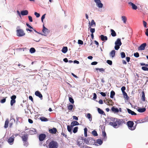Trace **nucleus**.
I'll list each match as a JSON object with an SVG mask.
<instances>
[{
	"label": "nucleus",
	"mask_w": 148,
	"mask_h": 148,
	"mask_svg": "<svg viewBox=\"0 0 148 148\" xmlns=\"http://www.w3.org/2000/svg\"><path fill=\"white\" fill-rule=\"evenodd\" d=\"M68 51V48L66 47H64L62 48V51L63 53H66Z\"/></svg>",
	"instance_id": "c85d7f7f"
},
{
	"label": "nucleus",
	"mask_w": 148,
	"mask_h": 148,
	"mask_svg": "<svg viewBox=\"0 0 148 148\" xmlns=\"http://www.w3.org/2000/svg\"><path fill=\"white\" fill-rule=\"evenodd\" d=\"M115 45L114 49L115 50H118L119 49L120 46L122 45L121 39L118 38L115 42Z\"/></svg>",
	"instance_id": "20e7f679"
},
{
	"label": "nucleus",
	"mask_w": 148,
	"mask_h": 148,
	"mask_svg": "<svg viewBox=\"0 0 148 148\" xmlns=\"http://www.w3.org/2000/svg\"><path fill=\"white\" fill-rule=\"evenodd\" d=\"M14 136H12L8 139V142L10 145L13 144L14 140Z\"/></svg>",
	"instance_id": "9b49d317"
},
{
	"label": "nucleus",
	"mask_w": 148,
	"mask_h": 148,
	"mask_svg": "<svg viewBox=\"0 0 148 148\" xmlns=\"http://www.w3.org/2000/svg\"><path fill=\"white\" fill-rule=\"evenodd\" d=\"M106 62L110 65H111L112 64V62L110 60H107L106 61Z\"/></svg>",
	"instance_id": "603ef678"
},
{
	"label": "nucleus",
	"mask_w": 148,
	"mask_h": 148,
	"mask_svg": "<svg viewBox=\"0 0 148 148\" xmlns=\"http://www.w3.org/2000/svg\"><path fill=\"white\" fill-rule=\"evenodd\" d=\"M28 14V11L27 10H22L21 12V14L22 16L27 15Z\"/></svg>",
	"instance_id": "a211bd4d"
},
{
	"label": "nucleus",
	"mask_w": 148,
	"mask_h": 148,
	"mask_svg": "<svg viewBox=\"0 0 148 148\" xmlns=\"http://www.w3.org/2000/svg\"><path fill=\"white\" fill-rule=\"evenodd\" d=\"M102 135L104 137L103 140L105 141L107 139L106 134L105 131H103L102 132Z\"/></svg>",
	"instance_id": "393cba45"
},
{
	"label": "nucleus",
	"mask_w": 148,
	"mask_h": 148,
	"mask_svg": "<svg viewBox=\"0 0 148 148\" xmlns=\"http://www.w3.org/2000/svg\"><path fill=\"white\" fill-rule=\"evenodd\" d=\"M97 98V95L95 93H93V99H95Z\"/></svg>",
	"instance_id": "774afa93"
},
{
	"label": "nucleus",
	"mask_w": 148,
	"mask_h": 148,
	"mask_svg": "<svg viewBox=\"0 0 148 148\" xmlns=\"http://www.w3.org/2000/svg\"><path fill=\"white\" fill-rule=\"evenodd\" d=\"M20 27L18 26L16 27V34L18 37H22L25 36V34L24 30L22 29H20Z\"/></svg>",
	"instance_id": "f03ea898"
},
{
	"label": "nucleus",
	"mask_w": 148,
	"mask_h": 148,
	"mask_svg": "<svg viewBox=\"0 0 148 148\" xmlns=\"http://www.w3.org/2000/svg\"><path fill=\"white\" fill-rule=\"evenodd\" d=\"M134 56L135 57L138 58L139 56V55L138 52H136L134 53Z\"/></svg>",
	"instance_id": "3c124183"
},
{
	"label": "nucleus",
	"mask_w": 148,
	"mask_h": 148,
	"mask_svg": "<svg viewBox=\"0 0 148 148\" xmlns=\"http://www.w3.org/2000/svg\"><path fill=\"white\" fill-rule=\"evenodd\" d=\"M61 135L63 136H64L66 138H67V135L65 134L64 132H62L61 133Z\"/></svg>",
	"instance_id": "338daca9"
},
{
	"label": "nucleus",
	"mask_w": 148,
	"mask_h": 148,
	"mask_svg": "<svg viewBox=\"0 0 148 148\" xmlns=\"http://www.w3.org/2000/svg\"><path fill=\"white\" fill-rule=\"evenodd\" d=\"M69 101L72 103H74V101L73 99L71 97H69Z\"/></svg>",
	"instance_id": "de8ad7c7"
},
{
	"label": "nucleus",
	"mask_w": 148,
	"mask_h": 148,
	"mask_svg": "<svg viewBox=\"0 0 148 148\" xmlns=\"http://www.w3.org/2000/svg\"><path fill=\"white\" fill-rule=\"evenodd\" d=\"M99 38L101 39V40L103 41H106L108 40V38L106 36H104L103 35H101Z\"/></svg>",
	"instance_id": "f3484780"
},
{
	"label": "nucleus",
	"mask_w": 148,
	"mask_h": 148,
	"mask_svg": "<svg viewBox=\"0 0 148 148\" xmlns=\"http://www.w3.org/2000/svg\"><path fill=\"white\" fill-rule=\"evenodd\" d=\"M115 95V92L113 90H112L110 92V97L113 98Z\"/></svg>",
	"instance_id": "e433bc0d"
},
{
	"label": "nucleus",
	"mask_w": 148,
	"mask_h": 148,
	"mask_svg": "<svg viewBox=\"0 0 148 148\" xmlns=\"http://www.w3.org/2000/svg\"><path fill=\"white\" fill-rule=\"evenodd\" d=\"M86 116V117L90 121H92V116L90 113H88Z\"/></svg>",
	"instance_id": "cd10ccee"
},
{
	"label": "nucleus",
	"mask_w": 148,
	"mask_h": 148,
	"mask_svg": "<svg viewBox=\"0 0 148 148\" xmlns=\"http://www.w3.org/2000/svg\"><path fill=\"white\" fill-rule=\"evenodd\" d=\"M24 145L26 147H27L28 146V143L26 141H24Z\"/></svg>",
	"instance_id": "680f3d73"
},
{
	"label": "nucleus",
	"mask_w": 148,
	"mask_h": 148,
	"mask_svg": "<svg viewBox=\"0 0 148 148\" xmlns=\"http://www.w3.org/2000/svg\"><path fill=\"white\" fill-rule=\"evenodd\" d=\"M34 15L36 16V17L38 18L40 16V14L36 12H35Z\"/></svg>",
	"instance_id": "6e6d98bb"
},
{
	"label": "nucleus",
	"mask_w": 148,
	"mask_h": 148,
	"mask_svg": "<svg viewBox=\"0 0 148 148\" xmlns=\"http://www.w3.org/2000/svg\"><path fill=\"white\" fill-rule=\"evenodd\" d=\"M146 46V43H145L142 44L138 48V50H144Z\"/></svg>",
	"instance_id": "ddd939ff"
},
{
	"label": "nucleus",
	"mask_w": 148,
	"mask_h": 148,
	"mask_svg": "<svg viewBox=\"0 0 148 148\" xmlns=\"http://www.w3.org/2000/svg\"><path fill=\"white\" fill-rule=\"evenodd\" d=\"M142 69L145 71H148V68L145 66H142Z\"/></svg>",
	"instance_id": "09e8293b"
},
{
	"label": "nucleus",
	"mask_w": 148,
	"mask_h": 148,
	"mask_svg": "<svg viewBox=\"0 0 148 148\" xmlns=\"http://www.w3.org/2000/svg\"><path fill=\"white\" fill-rule=\"evenodd\" d=\"M122 93L124 97L127 100H128L129 98V97L128 96L127 93L125 92H124Z\"/></svg>",
	"instance_id": "f704fd0d"
},
{
	"label": "nucleus",
	"mask_w": 148,
	"mask_h": 148,
	"mask_svg": "<svg viewBox=\"0 0 148 148\" xmlns=\"http://www.w3.org/2000/svg\"><path fill=\"white\" fill-rule=\"evenodd\" d=\"M121 20L123 22V23H124L125 24L127 20L126 17L125 16H123L121 17Z\"/></svg>",
	"instance_id": "b1692460"
},
{
	"label": "nucleus",
	"mask_w": 148,
	"mask_h": 148,
	"mask_svg": "<svg viewBox=\"0 0 148 148\" xmlns=\"http://www.w3.org/2000/svg\"><path fill=\"white\" fill-rule=\"evenodd\" d=\"M127 110L129 114H131L132 115H136L137 114L136 113H135L134 111H132L131 110L127 108Z\"/></svg>",
	"instance_id": "412c9836"
},
{
	"label": "nucleus",
	"mask_w": 148,
	"mask_h": 148,
	"mask_svg": "<svg viewBox=\"0 0 148 148\" xmlns=\"http://www.w3.org/2000/svg\"><path fill=\"white\" fill-rule=\"evenodd\" d=\"M112 122H110L109 124L115 128H118L120 126H121L125 122V121L123 119L116 118H112Z\"/></svg>",
	"instance_id": "f257e3e1"
},
{
	"label": "nucleus",
	"mask_w": 148,
	"mask_h": 148,
	"mask_svg": "<svg viewBox=\"0 0 148 148\" xmlns=\"http://www.w3.org/2000/svg\"><path fill=\"white\" fill-rule=\"evenodd\" d=\"M73 108V106L72 105H70L68 106V109L69 110H72Z\"/></svg>",
	"instance_id": "a18cd8bd"
},
{
	"label": "nucleus",
	"mask_w": 148,
	"mask_h": 148,
	"mask_svg": "<svg viewBox=\"0 0 148 148\" xmlns=\"http://www.w3.org/2000/svg\"><path fill=\"white\" fill-rule=\"evenodd\" d=\"M36 51L35 49L33 47L31 48L29 50V51L31 53H34Z\"/></svg>",
	"instance_id": "ea45409f"
},
{
	"label": "nucleus",
	"mask_w": 148,
	"mask_h": 148,
	"mask_svg": "<svg viewBox=\"0 0 148 148\" xmlns=\"http://www.w3.org/2000/svg\"><path fill=\"white\" fill-rule=\"evenodd\" d=\"M146 110L145 108H140L138 109V111L140 112H145Z\"/></svg>",
	"instance_id": "7c9ffc66"
},
{
	"label": "nucleus",
	"mask_w": 148,
	"mask_h": 148,
	"mask_svg": "<svg viewBox=\"0 0 148 148\" xmlns=\"http://www.w3.org/2000/svg\"><path fill=\"white\" fill-rule=\"evenodd\" d=\"M84 135L85 137H86L87 136V132L88 131V130L87 128L85 127L84 128Z\"/></svg>",
	"instance_id": "79ce46f5"
},
{
	"label": "nucleus",
	"mask_w": 148,
	"mask_h": 148,
	"mask_svg": "<svg viewBox=\"0 0 148 148\" xmlns=\"http://www.w3.org/2000/svg\"><path fill=\"white\" fill-rule=\"evenodd\" d=\"M7 97H5V98H3L0 101V102L1 103H3L5 102L6 101V98Z\"/></svg>",
	"instance_id": "c03bdc74"
},
{
	"label": "nucleus",
	"mask_w": 148,
	"mask_h": 148,
	"mask_svg": "<svg viewBox=\"0 0 148 148\" xmlns=\"http://www.w3.org/2000/svg\"><path fill=\"white\" fill-rule=\"evenodd\" d=\"M110 31L111 32V35L113 37L115 36L116 34V33L115 32V31L113 30V29H110Z\"/></svg>",
	"instance_id": "c756f323"
},
{
	"label": "nucleus",
	"mask_w": 148,
	"mask_h": 148,
	"mask_svg": "<svg viewBox=\"0 0 148 148\" xmlns=\"http://www.w3.org/2000/svg\"><path fill=\"white\" fill-rule=\"evenodd\" d=\"M142 100L143 101H144L145 99V92L144 91H143L142 92Z\"/></svg>",
	"instance_id": "c9c22d12"
},
{
	"label": "nucleus",
	"mask_w": 148,
	"mask_h": 148,
	"mask_svg": "<svg viewBox=\"0 0 148 148\" xmlns=\"http://www.w3.org/2000/svg\"><path fill=\"white\" fill-rule=\"evenodd\" d=\"M89 24L90 26L92 27H95L96 26V23L93 20H92L91 23H89Z\"/></svg>",
	"instance_id": "bb28decb"
},
{
	"label": "nucleus",
	"mask_w": 148,
	"mask_h": 148,
	"mask_svg": "<svg viewBox=\"0 0 148 148\" xmlns=\"http://www.w3.org/2000/svg\"><path fill=\"white\" fill-rule=\"evenodd\" d=\"M134 124L133 122L132 121H128L127 122L128 128L131 130H134L136 129V127H134Z\"/></svg>",
	"instance_id": "39448f33"
},
{
	"label": "nucleus",
	"mask_w": 148,
	"mask_h": 148,
	"mask_svg": "<svg viewBox=\"0 0 148 148\" xmlns=\"http://www.w3.org/2000/svg\"><path fill=\"white\" fill-rule=\"evenodd\" d=\"M78 43L79 44L82 45L83 44V41L80 40H78Z\"/></svg>",
	"instance_id": "864d4df0"
},
{
	"label": "nucleus",
	"mask_w": 148,
	"mask_h": 148,
	"mask_svg": "<svg viewBox=\"0 0 148 148\" xmlns=\"http://www.w3.org/2000/svg\"><path fill=\"white\" fill-rule=\"evenodd\" d=\"M84 142L87 145L92 144V143H94L95 140L92 137H89L87 138H86L84 139Z\"/></svg>",
	"instance_id": "423d86ee"
},
{
	"label": "nucleus",
	"mask_w": 148,
	"mask_h": 148,
	"mask_svg": "<svg viewBox=\"0 0 148 148\" xmlns=\"http://www.w3.org/2000/svg\"><path fill=\"white\" fill-rule=\"evenodd\" d=\"M92 134L94 136H98V134L97 133V132L95 130H94L92 131Z\"/></svg>",
	"instance_id": "4c0bfd02"
},
{
	"label": "nucleus",
	"mask_w": 148,
	"mask_h": 148,
	"mask_svg": "<svg viewBox=\"0 0 148 148\" xmlns=\"http://www.w3.org/2000/svg\"><path fill=\"white\" fill-rule=\"evenodd\" d=\"M121 57L122 58H125V55L124 52H122L121 53Z\"/></svg>",
	"instance_id": "49530a36"
},
{
	"label": "nucleus",
	"mask_w": 148,
	"mask_h": 148,
	"mask_svg": "<svg viewBox=\"0 0 148 148\" xmlns=\"http://www.w3.org/2000/svg\"><path fill=\"white\" fill-rule=\"evenodd\" d=\"M96 70H99L100 72L104 71H105L104 69L103 68H96Z\"/></svg>",
	"instance_id": "8fccbe9b"
},
{
	"label": "nucleus",
	"mask_w": 148,
	"mask_h": 148,
	"mask_svg": "<svg viewBox=\"0 0 148 148\" xmlns=\"http://www.w3.org/2000/svg\"><path fill=\"white\" fill-rule=\"evenodd\" d=\"M21 138L23 141H26L28 138V135L27 134H24L22 136Z\"/></svg>",
	"instance_id": "aec40b11"
},
{
	"label": "nucleus",
	"mask_w": 148,
	"mask_h": 148,
	"mask_svg": "<svg viewBox=\"0 0 148 148\" xmlns=\"http://www.w3.org/2000/svg\"><path fill=\"white\" fill-rule=\"evenodd\" d=\"M97 143L99 145H101L103 143V141L101 139H98L97 140Z\"/></svg>",
	"instance_id": "58836bf2"
},
{
	"label": "nucleus",
	"mask_w": 148,
	"mask_h": 148,
	"mask_svg": "<svg viewBox=\"0 0 148 148\" xmlns=\"http://www.w3.org/2000/svg\"><path fill=\"white\" fill-rule=\"evenodd\" d=\"M111 110L114 113H117L119 112V109L116 108H115L114 107H112L111 108Z\"/></svg>",
	"instance_id": "4be33fe9"
},
{
	"label": "nucleus",
	"mask_w": 148,
	"mask_h": 148,
	"mask_svg": "<svg viewBox=\"0 0 148 148\" xmlns=\"http://www.w3.org/2000/svg\"><path fill=\"white\" fill-rule=\"evenodd\" d=\"M49 131L50 133L55 134L57 132V129L56 128L53 127L52 129L49 130Z\"/></svg>",
	"instance_id": "6ab92c4d"
},
{
	"label": "nucleus",
	"mask_w": 148,
	"mask_h": 148,
	"mask_svg": "<svg viewBox=\"0 0 148 148\" xmlns=\"http://www.w3.org/2000/svg\"><path fill=\"white\" fill-rule=\"evenodd\" d=\"M39 139L40 141H42L44 140L46 137V135L45 134H42L39 135Z\"/></svg>",
	"instance_id": "f8f14e48"
},
{
	"label": "nucleus",
	"mask_w": 148,
	"mask_h": 148,
	"mask_svg": "<svg viewBox=\"0 0 148 148\" xmlns=\"http://www.w3.org/2000/svg\"><path fill=\"white\" fill-rule=\"evenodd\" d=\"M100 94L103 97H105L106 96V94L105 93L103 92H101Z\"/></svg>",
	"instance_id": "bf43d9fd"
},
{
	"label": "nucleus",
	"mask_w": 148,
	"mask_h": 148,
	"mask_svg": "<svg viewBox=\"0 0 148 148\" xmlns=\"http://www.w3.org/2000/svg\"><path fill=\"white\" fill-rule=\"evenodd\" d=\"M77 144L80 148H84L86 145H84V143H83L82 140H78L77 141Z\"/></svg>",
	"instance_id": "6e6552de"
},
{
	"label": "nucleus",
	"mask_w": 148,
	"mask_h": 148,
	"mask_svg": "<svg viewBox=\"0 0 148 148\" xmlns=\"http://www.w3.org/2000/svg\"><path fill=\"white\" fill-rule=\"evenodd\" d=\"M116 51L115 50L112 51L110 53V56L112 58H113L115 56Z\"/></svg>",
	"instance_id": "5701e85b"
},
{
	"label": "nucleus",
	"mask_w": 148,
	"mask_h": 148,
	"mask_svg": "<svg viewBox=\"0 0 148 148\" xmlns=\"http://www.w3.org/2000/svg\"><path fill=\"white\" fill-rule=\"evenodd\" d=\"M71 125L73 127L76 125H79V123L77 121H72L71 123Z\"/></svg>",
	"instance_id": "a878e982"
},
{
	"label": "nucleus",
	"mask_w": 148,
	"mask_h": 148,
	"mask_svg": "<svg viewBox=\"0 0 148 148\" xmlns=\"http://www.w3.org/2000/svg\"><path fill=\"white\" fill-rule=\"evenodd\" d=\"M78 129V127H75L73 129V132L74 133H76Z\"/></svg>",
	"instance_id": "37998d69"
},
{
	"label": "nucleus",
	"mask_w": 148,
	"mask_h": 148,
	"mask_svg": "<svg viewBox=\"0 0 148 148\" xmlns=\"http://www.w3.org/2000/svg\"><path fill=\"white\" fill-rule=\"evenodd\" d=\"M28 17L29 18V20L30 22H32L33 21V20L32 17L29 16H28Z\"/></svg>",
	"instance_id": "052dcab7"
},
{
	"label": "nucleus",
	"mask_w": 148,
	"mask_h": 148,
	"mask_svg": "<svg viewBox=\"0 0 148 148\" xmlns=\"http://www.w3.org/2000/svg\"><path fill=\"white\" fill-rule=\"evenodd\" d=\"M37 133L36 129L33 128H32L29 131V133L31 135L36 134Z\"/></svg>",
	"instance_id": "4468645a"
},
{
	"label": "nucleus",
	"mask_w": 148,
	"mask_h": 148,
	"mask_svg": "<svg viewBox=\"0 0 148 148\" xmlns=\"http://www.w3.org/2000/svg\"><path fill=\"white\" fill-rule=\"evenodd\" d=\"M42 31L44 34L41 33V34L44 36H46L47 34L49 32V30L48 29L46 28L44 25H43V26Z\"/></svg>",
	"instance_id": "0eeeda50"
},
{
	"label": "nucleus",
	"mask_w": 148,
	"mask_h": 148,
	"mask_svg": "<svg viewBox=\"0 0 148 148\" xmlns=\"http://www.w3.org/2000/svg\"><path fill=\"white\" fill-rule=\"evenodd\" d=\"M73 126L71 125H68L67 126V129L68 131L70 132H71V130L73 128Z\"/></svg>",
	"instance_id": "473e14b6"
},
{
	"label": "nucleus",
	"mask_w": 148,
	"mask_h": 148,
	"mask_svg": "<svg viewBox=\"0 0 148 148\" xmlns=\"http://www.w3.org/2000/svg\"><path fill=\"white\" fill-rule=\"evenodd\" d=\"M58 143L56 141L52 140L49 143L48 148H58Z\"/></svg>",
	"instance_id": "7ed1b4c3"
},
{
	"label": "nucleus",
	"mask_w": 148,
	"mask_h": 148,
	"mask_svg": "<svg viewBox=\"0 0 148 148\" xmlns=\"http://www.w3.org/2000/svg\"><path fill=\"white\" fill-rule=\"evenodd\" d=\"M98 62H92L91 63V64L92 65H96L97 64Z\"/></svg>",
	"instance_id": "0e129e2a"
},
{
	"label": "nucleus",
	"mask_w": 148,
	"mask_h": 148,
	"mask_svg": "<svg viewBox=\"0 0 148 148\" xmlns=\"http://www.w3.org/2000/svg\"><path fill=\"white\" fill-rule=\"evenodd\" d=\"M26 25L28 27H29L30 29H34L33 27H32V26H31L29 24L27 23L26 24Z\"/></svg>",
	"instance_id": "e2e57ef3"
},
{
	"label": "nucleus",
	"mask_w": 148,
	"mask_h": 148,
	"mask_svg": "<svg viewBox=\"0 0 148 148\" xmlns=\"http://www.w3.org/2000/svg\"><path fill=\"white\" fill-rule=\"evenodd\" d=\"M9 123V120L8 119H7L5 122V125H4V127L5 128H6L8 127Z\"/></svg>",
	"instance_id": "72a5a7b5"
},
{
	"label": "nucleus",
	"mask_w": 148,
	"mask_h": 148,
	"mask_svg": "<svg viewBox=\"0 0 148 148\" xmlns=\"http://www.w3.org/2000/svg\"><path fill=\"white\" fill-rule=\"evenodd\" d=\"M90 32L91 33V34H93L95 32V28H91L90 29Z\"/></svg>",
	"instance_id": "4d7b16f0"
},
{
	"label": "nucleus",
	"mask_w": 148,
	"mask_h": 148,
	"mask_svg": "<svg viewBox=\"0 0 148 148\" xmlns=\"http://www.w3.org/2000/svg\"><path fill=\"white\" fill-rule=\"evenodd\" d=\"M97 110L99 113L101 114H103L104 113V112L103 110L99 108H98Z\"/></svg>",
	"instance_id": "a19ab883"
},
{
	"label": "nucleus",
	"mask_w": 148,
	"mask_h": 148,
	"mask_svg": "<svg viewBox=\"0 0 148 148\" xmlns=\"http://www.w3.org/2000/svg\"><path fill=\"white\" fill-rule=\"evenodd\" d=\"M46 14H44L42 16L41 18V20L42 22H43V20L45 18Z\"/></svg>",
	"instance_id": "5fc2aeb1"
},
{
	"label": "nucleus",
	"mask_w": 148,
	"mask_h": 148,
	"mask_svg": "<svg viewBox=\"0 0 148 148\" xmlns=\"http://www.w3.org/2000/svg\"><path fill=\"white\" fill-rule=\"evenodd\" d=\"M40 119L42 121L46 122L48 121V119L47 118L43 116H41L40 117Z\"/></svg>",
	"instance_id": "2f4dec72"
},
{
	"label": "nucleus",
	"mask_w": 148,
	"mask_h": 148,
	"mask_svg": "<svg viewBox=\"0 0 148 148\" xmlns=\"http://www.w3.org/2000/svg\"><path fill=\"white\" fill-rule=\"evenodd\" d=\"M94 1L98 8H101L103 7V4L101 3L100 0H94Z\"/></svg>",
	"instance_id": "1a4fd4ad"
},
{
	"label": "nucleus",
	"mask_w": 148,
	"mask_h": 148,
	"mask_svg": "<svg viewBox=\"0 0 148 148\" xmlns=\"http://www.w3.org/2000/svg\"><path fill=\"white\" fill-rule=\"evenodd\" d=\"M35 95L39 98H41L42 97V96L40 92L37 91L35 92Z\"/></svg>",
	"instance_id": "dca6fc26"
},
{
	"label": "nucleus",
	"mask_w": 148,
	"mask_h": 148,
	"mask_svg": "<svg viewBox=\"0 0 148 148\" xmlns=\"http://www.w3.org/2000/svg\"><path fill=\"white\" fill-rule=\"evenodd\" d=\"M128 4L130 6H132V8L134 10H136L137 8V7L136 5L134 4L133 3L131 2H130L128 3Z\"/></svg>",
	"instance_id": "2eb2a0df"
},
{
	"label": "nucleus",
	"mask_w": 148,
	"mask_h": 148,
	"mask_svg": "<svg viewBox=\"0 0 148 148\" xmlns=\"http://www.w3.org/2000/svg\"><path fill=\"white\" fill-rule=\"evenodd\" d=\"M11 100L10 101V105L11 106H12L16 102L15 99L16 98V96L15 95H13L11 97Z\"/></svg>",
	"instance_id": "9d476101"
},
{
	"label": "nucleus",
	"mask_w": 148,
	"mask_h": 148,
	"mask_svg": "<svg viewBox=\"0 0 148 148\" xmlns=\"http://www.w3.org/2000/svg\"><path fill=\"white\" fill-rule=\"evenodd\" d=\"M126 89V88H125V86H123V87H122V88H121V90L123 92H125V90Z\"/></svg>",
	"instance_id": "13d9d810"
},
{
	"label": "nucleus",
	"mask_w": 148,
	"mask_h": 148,
	"mask_svg": "<svg viewBox=\"0 0 148 148\" xmlns=\"http://www.w3.org/2000/svg\"><path fill=\"white\" fill-rule=\"evenodd\" d=\"M143 22L144 27H147V23L144 21H143Z\"/></svg>",
	"instance_id": "69168bd1"
}]
</instances>
